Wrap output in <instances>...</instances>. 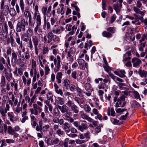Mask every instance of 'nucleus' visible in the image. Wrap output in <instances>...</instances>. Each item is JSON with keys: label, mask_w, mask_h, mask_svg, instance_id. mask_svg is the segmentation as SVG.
Returning <instances> with one entry per match:
<instances>
[{"label": "nucleus", "mask_w": 147, "mask_h": 147, "mask_svg": "<svg viewBox=\"0 0 147 147\" xmlns=\"http://www.w3.org/2000/svg\"><path fill=\"white\" fill-rule=\"evenodd\" d=\"M40 41V39L39 37L35 36H32V40L30 38L29 40L28 44L29 45L28 47L31 50H32L33 48V45L34 47V49L35 51V54L38 55V47H40L41 44H39V43Z\"/></svg>", "instance_id": "1"}, {"label": "nucleus", "mask_w": 147, "mask_h": 147, "mask_svg": "<svg viewBox=\"0 0 147 147\" xmlns=\"http://www.w3.org/2000/svg\"><path fill=\"white\" fill-rule=\"evenodd\" d=\"M58 107L62 113H65L63 115L65 120L71 123L74 122V120L73 118L70 117V113H71V112L68 111V108L65 105H63L62 106L58 105Z\"/></svg>", "instance_id": "2"}, {"label": "nucleus", "mask_w": 147, "mask_h": 147, "mask_svg": "<svg viewBox=\"0 0 147 147\" xmlns=\"http://www.w3.org/2000/svg\"><path fill=\"white\" fill-rule=\"evenodd\" d=\"M22 54L21 50H18V52L13 50L11 55V63L18 64L19 62L22 60L24 61V57L23 55H22Z\"/></svg>", "instance_id": "3"}, {"label": "nucleus", "mask_w": 147, "mask_h": 147, "mask_svg": "<svg viewBox=\"0 0 147 147\" xmlns=\"http://www.w3.org/2000/svg\"><path fill=\"white\" fill-rule=\"evenodd\" d=\"M19 5L22 13L26 18H32V14L29 10V7H25L24 9L25 3L23 0H20Z\"/></svg>", "instance_id": "4"}, {"label": "nucleus", "mask_w": 147, "mask_h": 147, "mask_svg": "<svg viewBox=\"0 0 147 147\" xmlns=\"http://www.w3.org/2000/svg\"><path fill=\"white\" fill-rule=\"evenodd\" d=\"M28 24V21H26L24 19L18 22L16 25V32H24L26 30V25H27Z\"/></svg>", "instance_id": "5"}, {"label": "nucleus", "mask_w": 147, "mask_h": 147, "mask_svg": "<svg viewBox=\"0 0 147 147\" xmlns=\"http://www.w3.org/2000/svg\"><path fill=\"white\" fill-rule=\"evenodd\" d=\"M125 98L126 97L124 95L121 96L118 98L117 96H115L113 99L114 102L117 101L115 104V107L116 108L124 107L126 104V102L125 101Z\"/></svg>", "instance_id": "6"}, {"label": "nucleus", "mask_w": 147, "mask_h": 147, "mask_svg": "<svg viewBox=\"0 0 147 147\" xmlns=\"http://www.w3.org/2000/svg\"><path fill=\"white\" fill-rule=\"evenodd\" d=\"M33 18L35 20V21L36 23V26L34 30V32L35 33H36L38 31V28L41 26V17L40 14L34 12Z\"/></svg>", "instance_id": "7"}, {"label": "nucleus", "mask_w": 147, "mask_h": 147, "mask_svg": "<svg viewBox=\"0 0 147 147\" xmlns=\"http://www.w3.org/2000/svg\"><path fill=\"white\" fill-rule=\"evenodd\" d=\"M4 1L2 0L1 2L0 9L2 10L1 11V16H7L9 13V7L8 5H4Z\"/></svg>", "instance_id": "8"}, {"label": "nucleus", "mask_w": 147, "mask_h": 147, "mask_svg": "<svg viewBox=\"0 0 147 147\" xmlns=\"http://www.w3.org/2000/svg\"><path fill=\"white\" fill-rule=\"evenodd\" d=\"M33 108H31L30 110V111L31 114H34L35 115H38V113H40L42 111V108L40 107L37 106L36 103L33 104Z\"/></svg>", "instance_id": "9"}, {"label": "nucleus", "mask_w": 147, "mask_h": 147, "mask_svg": "<svg viewBox=\"0 0 147 147\" xmlns=\"http://www.w3.org/2000/svg\"><path fill=\"white\" fill-rule=\"evenodd\" d=\"M10 107L8 104H6V107L4 109L1 106H0V113L3 120H5L6 118V114L9 110Z\"/></svg>", "instance_id": "10"}, {"label": "nucleus", "mask_w": 147, "mask_h": 147, "mask_svg": "<svg viewBox=\"0 0 147 147\" xmlns=\"http://www.w3.org/2000/svg\"><path fill=\"white\" fill-rule=\"evenodd\" d=\"M53 33L52 32H49L44 37V42L48 44L50 43L53 40Z\"/></svg>", "instance_id": "11"}, {"label": "nucleus", "mask_w": 147, "mask_h": 147, "mask_svg": "<svg viewBox=\"0 0 147 147\" xmlns=\"http://www.w3.org/2000/svg\"><path fill=\"white\" fill-rule=\"evenodd\" d=\"M122 6V3L116 1V3L113 4V7L117 14H118Z\"/></svg>", "instance_id": "12"}, {"label": "nucleus", "mask_w": 147, "mask_h": 147, "mask_svg": "<svg viewBox=\"0 0 147 147\" xmlns=\"http://www.w3.org/2000/svg\"><path fill=\"white\" fill-rule=\"evenodd\" d=\"M132 63H133L134 67H136L139 66L140 64L141 63V60L136 57L133 58L132 60Z\"/></svg>", "instance_id": "13"}, {"label": "nucleus", "mask_w": 147, "mask_h": 147, "mask_svg": "<svg viewBox=\"0 0 147 147\" xmlns=\"http://www.w3.org/2000/svg\"><path fill=\"white\" fill-rule=\"evenodd\" d=\"M80 114L82 118L83 119L87 120L89 122H92L93 119L88 116L83 111H81L80 112Z\"/></svg>", "instance_id": "14"}, {"label": "nucleus", "mask_w": 147, "mask_h": 147, "mask_svg": "<svg viewBox=\"0 0 147 147\" xmlns=\"http://www.w3.org/2000/svg\"><path fill=\"white\" fill-rule=\"evenodd\" d=\"M8 127L6 124L2 123L0 126V133L4 134V133H6L7 132Z\"/></svg>", "instance_id": "15"}, {"label": "nucleus", "mask_w": 147, "mask_h": 147, "mask_svg": "<svg viewBox=\"0 0 147 147\" xmlns=\"http://www.w3.org/2000/svg\"><path fill=\"white\" fill-rule=\"evenodd\" d=\"M131 55V53L130 51H128L126 52L125 54L123 56V61L124 62L129 61L131 59V58L130 56Z\"/></svg>", "instance_id": "16"}, {"label": "nucleus", "mask_w": 147, "mask_h": 147, "mask_svg": "<svg viewBox=\"0 0 147 147\" xmlns=\"http://www.w3.org/2000/svg\"><path fill=\"white\" fill-rule=\"evenodd\" d=\"M15 34L16 36L15 38L16 40V42L19 45H20V47L22 48L23 46L22 41L21 40L18 33L15 32Z\"/></svg>", "instance_id": "17"}, {"label": "nucleus", "mask_w": 147, "mask_h": 147, "mask_svg": "<svg viewBox=\"0 0 147 147\" xmlns=\"http://www.w3.org/2000/svg\"><path fill=\"white\" fill-rule=\"evenodd\" d=\"M88 128V126L86 124L82 123L80 125L78 129L81 132H83L84 130H86Z\"/></svg>", "instance_id": "18"}, {"label": "nucleus", "mask_w": 147, "mask_h": 147, "mask_svg": "<svg viewBox=\"0 0 147 147\" xmlns=\"http://www.w3.org/2000/svg\"><path fill=\"white\" fill-rule=\"evenodd\" d=\"M30 118L31 125L33 127L36 128V126L37 125V119L34 115L31 116Z\"/></svg>", "instance_id": "19"}, {"label": "nucleus", "mask_w": 147, "mask_h": 147, "mask_svg": "<svg viewBox=\"0 0 147 147\" xmlns=\"http://www.w3.org/2000/svg\"><path fill=\"white\" fill-rule=\"evenodd\" d=\"M70 126L69 124L67 122H65V124L63 126V129L65 131V132L66 133H68L70 132Z\"/></svg>", "instance_id": "20"}, {"label": "nucleus", "mask_w": 147, "mask_h": 147, "mask_svg": "<svg viewBox=\"0 0 147 147\" xmlns=\"http://www.w3.org/2000/svg\"><path fill=\"white\" fill-rule=\"evenodd\" d=\"M114 73L121 78H123L125 77V72L123 70H121L119 71H115L114 72Z\"/></svg>", "instance_id": "21"}, {"label": "nucleus", "mask_w": 147, "mask_h": 147, "mask_svg": "<svg viewBox=\"0 0 147 147\" xmlns=\"http://www.w3.org/2000/svg\"><path fill=\"white\" fill-rule=\"evenodd\" d=\"M59 6L61 7V9L59 8L57 9V13L58 14L61 13V15L63 14L65 12V10L64 9V5L62 4H60L59 5Z\"/></svg>", "instance_id": "22"}, {"label": "nucleus", "mask_w": 147, "mask_h": 147, "mask_svg": "<svg viewBox=\"0 0 147 147\" xmlns=\"http://www.w3.org/2000/svg\"><path fill=\"white\" fill-rule=\"evenodd\" d=\"M134 10L136 13L139 14L141 16H143L146 13V11L145 10L141 11L137 7H133Z\"/></svg>", "instance_id": "23"}, {"label": "nucleus", "mask_w": 147, "mask_h": 147, "mask_svg": "<svg viewBox=\"0 0 147 147\" xmlns=\"http://www.w3.org/2000/svg\"><path fill=\"white\" fill-rule=\"evenodd\" d=\"M7 115L9 117L10 120L11 121L14 122L15 121H17V118L16 117H14L13 115L10 113H7Z\"/></svg>", "instance_id": "24"}, {"label": "nucleus", "mask_w": 147, "mask_h": 147, "mask_svg": "<svg viewBox=\"0 0 147 147\" xmlns=\"http://www.w3.org/2000/svg\"><path fill=\"white\" fill-rule=\"evenodd\" d=\"M71 111L75 113H78L79 112V107L75 104L73 105L71 108Z\"/></svg>", "instance_id": "25"}, {"label": "nucleus", "mask_w": 147, "mask_h": 147, "mask_svg": "<svg viewBox=\"0 0 147 147\" xmlns=\"http://www.w3.org/2000/svg\"><path fill=\"white\" fill-rule=\"evenodd\" d=\"M30 37L25 34V33H23L21 37V38L23 41L26 42H28L29 40V38Z\"/></svg>", "instance_id": "26"}, {"label": "nucleus", "mask_w": 147, "mask_h": 147, "mask_svg": "<svg viewBox=\"0 0 147 147\" xmlns=\"http://www.w3.org/2000/svg\"><path fill=\"white\" fill-rule=\"evenodd\" d=\"M50 126L49 125H44L40 129V130L39 131L40 132H42V131L44 132H46L47 131L48 129L49 128Z\"/></svg>", "instance_id": "27"}, {"label": "nucleus", "mask_w": 147, "mask_h": 147, "mask_svg": "<svg viewBox=\"0 0 147 147\" xmlns=\"http://www.w3.org/2000/svg\"><path fill=\"white\" fill-rule=\"evenodd\" d=\"M10 15L11 17L15 16L17 14V12L14 7H10L9 9V11Z\"/></svg>", "instance_id": "28"}, {"label": "nucleus", "mask_w": 147, "mask_h": 147, "mask_svg": "<svg viewBox=\"0 0 147 147\" xmlns=\"http://www.w3.org/2000/svg\"><path fill=\"white\" fill-rule=\"evenodd\" d=\"M102 36L104 37L108 38H110L112 36V34L111 33L109 32L108 31H104L102 33Z\"/></svg>", "instance_id": "29"}, {"label": "nucleus", "mask_w": 147, "mask_h": 147, "mask_svg": "<svg viewBox=\"0 0 147 147\" xmlns=\"http://www.w3.org/2000/svg\"><path fill=\"white\" fill-rule=\"evenodd\" d=\"M0 85L1 88H3L6 85V79L4 76H1Z\"/></svg>", "instance_id": "30"}, {"label": "nucleus", "mask_w": 147, "mask_h": 147, "mask_svg": "<svg viewBox=\"0 0 147 147\" xmlns=\"http://www.w3.org/2000/svg\"><path fill=\"white\" fill-rule=\"evenodd\" d=\"M70 82L68 79H65L62 82V85L63 88H68L70 85Z\"/></svg>", "instance_id": "31"}, {"label": "nucleus", "mask_w": 147, "mask_h": 147, "mask_svg": "<svg viewBox=\"0 0 147 147\" xmlns=\"http://www.w3.org/2000/svg\"><path fill=\"white\" fill-rule=\"evenodd\" d=\"M138 73L141 77L146 78L147 76V72L144 70H139Z\"/></svg>", "instance_id": "32"}, {"label": "nucleus", "mask_w": 147, "mask_h": 147, "mask_svg": "<svg viewBox=\"0 0 147 147\" xmlns=\"http://www.w3.org/2000/svg\"><path fill=\"white\" fill-rule=\"evenodd\" d=\"M76 90L79 96L80 97H84V92L83 90L78 86L76 87Z\"/></svg>", "instance_id": "33"}, {"label": "nucleus", "mask_w": 147, "mask_h": 147, "mask_svg": "<svg viewBox=\"0 0 147 147\" xmlns=\"http://www.w3.org/2000/svg\"><path fill=\"white\" fill-rule=\"evenodd\" d=\"M5 75V78H6V80L8 82H10L13 78L12 74L11 72L9 73H6Z\"/></svg>", "instance_id": "34"}, {"label": "nucleus", "mask_w": 147, "mask_h": 147, "mask_svg": "<svg viewBox=\"0 0 147 147\" xmlns=\"http://www.w3.org/2000/svg\"><path fill=\"white\" fill-rule=\"evenodd\" d=\"M12 51V49L11 47H7L6 48V54H5V55H4L5 58H6L7 55H11H11Z\"/></svg>", "instance_id": "35"}, {"label": "nucleus", "mask_w": 147, "mask_h": 147, "mask_svg": "<svg viewBox=\"0 0 147 147\" xmlns=\"http://www.w3.org/2000/svg\"><path fill=\"white\" fill-rule=\"evenodd\" d=\"M35 21L33 20L32 18H30L28 19V24L30 28H33L34 26Z\"/></svg>", "instance_id": "36"}, {"label": "nucleus", "mask_w": 147, "mask_h": 147, "mask_svg": "<svg viewBox=\"0 0 147 147\" xmlns=\"http://www.w3.org/2000/svg\"><path fill=\"white\" fill-rule=\"evenodd\" d=\"M7 131L8 134L11 135L14 134L15 132L14 129H13L12 127L10 126H8Z\"/></svg>", "instance_id": "37"}, {"label": "nucleus", "mask_w": 147, "mask_h": 147, "mask_svg": "<svg viewBox=\"0 0 147 147\" xmlns=\"http://www.w3.org/2000/svg\"><path fill=\"white\" fill-rule=\"evenodd\" d=\"M61 27H57L56 28H54L52 30V32L54 34H59L61 32Z\"/></svg>", "instance_id": "38"}, {"label": "nucleus", "mask_w": 147, "mask_h": 147, "mask_svg": "<svg viewBox=\"0 0 147 147\" xmlns=\"http://www.w3.org/2000/svg\"><path fill=\"white\" fill-rule=\"evenodd\" d=\"M56 133L59 137H63L65 134L64 132L61 130V129H59L56 130Z\"/></svg>", "instance_id": "39"}, {"label": "nucleus", "mask_w": 147, "mask_h": 147, "mask_svg": "<svg viewBox=\"0 0 147 147\" xmlns=\"http://www.w3.org/2000/svg\"><path fill=\"white\" fill-rule=\"evenodd\" d=\"M111 121L112 123L115 125H120L123 124L122 122H119V120L113 118L111 119Z\"/></svg>", "instance_id": "40"}, {"label": "nucleus", "mask_w": 147, "mask_h": 147, "mask_svg": "<svg viewBox=\"0 0 147 147\" xmlns=\"http://www.w3.org/2000/svg\"><path fill=\"white\" fill-rule=\"evenodd\" d=\"M84 88L87 91H92L93 89H91V85L89 83H86L84 84Z\"/></svg>", "instance_id": "41"}, {"label": "nucleus", "mask_w": 147, "mask_h": 147, "mask_svg": "<svg viewBox=\"0 0 147 147\" xmlns=\"http://www.w3.org/2000/svg\"><path fill=\"white\" fill-rule=\"evenodd\" d=\"M72 54H73L69 53H67V59L71 62H72L74 60V57L72 55Z\"/></svg>", "instance_id": "42"}, {"label": "nucleus", "mask_w": 147, "mask_h": 147, "mask_svg": "<svg viewBox=\"0 0 147 147\" xmlns=\"http://www.w3.org/2000/svg\"><path fill=\"white\" fill-rule=\"evenodd\" d=\"M61 140L58 138H55L53 141L52 143L54 144H57L59 143V145H61V142H62V141H61Z\"/></svg>", "instance_id": "43"}, {"label": "nucleus", "mask_w": 147, "mask_h": 147, "mask_svg": "<svg viewBox=\"0 0 147 147\" xmlns=\"http://www.w3.org/2000/svg\"><path fill=\"white\" fill-rule=\"evenodd\" d=\"M49 49L48 47L47 46L45 45L42 47V54L43 55H45L48 53Z\"/></svg>", "instance_id": "44"}, {"label": "nucleus", "mask_w": 147, "mask_h": 147, "mask_svg": "<svg viewBox=\"0 0 147 147\" xmlns=\"http://www.w3.org/2000/svg\"><path fill=\"white\" fill-rule=\"evenodd\" d=\"M74 99L75 101H76L78 105L83 104V103L82 99L78 97L75 96Z\"/></svg>", "instance_id": "45"}, {"label": "nucleus", "mask_w": 147, "mask_h": 147, "mask_svg": "<svg viewBox=\"0 0 147 147\" xmlns=\"http://www.w3.org/2000/svg\"><path fill=\"white\" fill-rule=\"evenodd\" d=\"M25 34L31 37L33 34L32 30L30 28L28 27V29L26 31Z\"/></svg>", "instance_id": "46"}, {"label": "nucleus", "mask_w": 147, "mask_h": 147, "mask_svg": "<svg viewBox=\"0 0 147 147\" xmlns=\"http://www.w3.org/2000/svg\"><path fill=\"white\" fill-rule=\"evenodd\" d=\"M130 23L129 21H127L123 23V24L122 25V26H124V27L121 29V30L123 32L125 30V29L127 27V26L130 25Z\"/></svg>", "instance_id": "47"}, {"label": "nucleus", "mask_w": 147, "mask_h": 147, "mask_svg": "<svg viewBox=\"0 0 147 147\" xmlns=\"http://www.w3.org/2000/svg\"><path fill=\"white\" fill-rule=\"evenodd\" d=\"M60 112L57 108H55L54 110L53 116L54 117L59 116Z\"/></svg>", "instance_id": "48"}, {"label": "nucleus", "mask_w": 147, "mask_h": 147, "mask_svg": "<svg viewBox=\"0 0 147 147\" xmlns=\"http://www.w3.org/2000/svg\"><path fill=\"white\" fill-rule=\"evenodd\" d=\"M84 109L86 113H89L91 109L90 107L87 104H85L84 105Z\"/></svg>", "instance_id": "49"}, {"label": "nucleus", "mask_w": 147, "mask_h": 147, "mask_svg": "<svg viewBox=\"0 0 147 147\" xmlns=\"http://www.w3.org/2000/svg\"><path fill=\"white\" fill-rule=\"evenodd\" d=\"M107 30L112 34H113L115 32L116 29L114 27H109L107 28Z\"/></svg>", "instance_id": "50"}, {"label": "nucleus", "mask_w": 147, "mask_h": 147, "mask_svg": "<svg viewBox=\"0 0 147 147\" xmlns=\"http://www.w3.org/2000/svg\"><path fill=\"white\" fill-rule=\"evenodd\" d=\"M51 6H50L47 9V13H46V15L47 17H50L51 16Z\"/></svg>", "instance_id": "51"}, {"label": "nucleus", "mask_w": 147, "mask_h": 147, "mask_svg": "<svg viewBox=\"0 0 147 147\" xmlns=\"http://www.w3.org/2000/svg\"><path fill=\"white\" fill-rule=\"evenodd\" d=\"M60 38L59 36L57 35H54L53 34V40L55 42H59L60 41Z\"/></svg>", "instance_id": "52"}, {"label": "nucleus", "mask_w": 147, "mask_h": 147, "mask_svg": "<svg viewBox=\"0 0 147 147\" xmlns=\"http://www.w3.org/2000/svg\"><path fill=\"white\" fill-rule=\"evenodd\" d=\"M38 125L37 124V125L36 127V129L37 131H39L40 130V129L42 126V121H40L38 123Z\"/></svg>", "instance_id": "53"}, {"label": "nucleus", "mask_w": 147, "mask_h": 147, "mask_svg": "<svg viewBox=\"0 0 147 147\" xmlns=\"http://www.w3.org/2000/svg\"><path fill=\"white\" fill-rule=\"evenodd\" d=\"M6 64L7 68L8 69L9 68V66L8 65L7 63H6V61L5 59L3 57H0V64Z\"/></svg>", "instance_id": "54"}, {"label": "nucleus", "mask_w": 147, "mask_h": 147, "mask_svg": "<svg viewBox=\"0 0 147 147\" xmlns=\"http://www.w3.org/2000/svg\"><path fill=\"white\" fill-rule=\"evenodd\" d=\"M141 22L144 23V26L145 28H147V18L144 19L143 17L140 19Z\"/></svg>", "instance_id": "55"}, {"label": "nucleus", "mask_w": 147, "mask_h": 147, "mask_svg": "<svg viewBox=\"0 0 147 147\" xmlns=\"http://www.w3.org/2000/svg\"><path fill=\"white\" fill-rule=\"evenodd\" d=\"M56 101L57 102H58L61 105H63L64 103L63 99L61 97H57V100Z\"/></svg>", "instance_id": "56"}, {"label": "nucleus", "mask_w": 147, "mask_h": 147, "mask_svg": "<svg viewBox=\"0 0 147 147\" xmlns=\"http://www.w3.org/2000/svg\"><path fill=\"white\" fill-rule=\"evenodd\" d=\"M50 21L51 24L52 26H53L55 23L57 24L58 22L57 19L54 17L51 18Z\"/></svg>", "instance_id": "57"}, {"label": "nucleus", "mask_w": 147, "mask_h": 147, "mask_svg": "<svg viewBox=\"0 0 147 147\" xmlns=\"http://www.w3.org/2000/svg\"><path fill=\"white\" fill-rule=\"evenodd\" d=\"M103 67L105 71L107 73H109V71L111 70V68L108 65L103 66Z\"/></svg>", "instance_id": "58"}, {"label": "nucleus", "mask_w": 147, "mask_h": 147, "mask_svg": "<svg viewBox=\"0 0 147 147\" xmlns=\"http://www.w3.org/2000/svg\"><path fill=\"white\" fill-rule=\"evenodd\" d=\"M3 31L6 34H8V26L6 23H5L3 25Z\"/></svg>", "instance_id": "59"}, {"label": "nucleus", "mask_w": 147, "mask_h": 147, "mask_svg": "<svg viewBox=\"0 0 147 147\" xmlns=\"http://www.w3.org/2000/svg\"><path fill=\"white\" fill-rule=\"evenodd\" d=\"M132 94L135 98L139 99L140 98L139 94L137 91H133L132 92Z\"/></svg>", "instance_id": "60"}, {"label": "nucleus", "mask_w": 147, "mask_h": 147, "mask_svg": "<svg viewBox=\"0 0 147 147\" xmlns=\"http://www.w3.org/2000/svg\"><path fill=\"white\" fill-rule=\"evenodd\" d=\"M145 40H147V33L144 34L142 35L141 39L139 40L140 43L144 41Z\"/></svg>", "instance_id": "61"}, {"label": "nucleus", "mask_w": 147, "mask_h": 147, "mask_svg": "<svg viewBox=\"0 0 147 147\" xmlns=\"http://www.w3.org/2000/svg\"><path fill=\"white\" fill-rule=\"evenodd\" d=\"M117 18L116 15L115 14H113V16H111V20L109 23L110 24H112L115 21Z\"/></svg>", "instance_id": "62"}, {"label": "nucleus", "mask_w": 147, "mask_h": 147, "mask_svg": "<svg viewBox=\"0 0 147 147\" xmlns=\"http://www.w3.org/2000/svg\"><path fill=\"white\" fill-rule=\"evenodd\" d=\"M132 102V105L135 108H138L140 106V104L135 100H134Z\"/></svg>", "instance_id": "63"}, {"label": "nucleus", "mask_w": 147, "mask_h": 147, "mask_svg": "<svg viewBox=\"0 0 147 147\" xmlns=\"http://www.w3.org/2000/svg\"><path fill=\"white\" fill-rule=\"evenodd\" d=\"M10 43L12 47H15L17 46L16 42H15L13 37H12V39L11 40Z\"/></svg>", "instance_id": "64"}]
</instances>
